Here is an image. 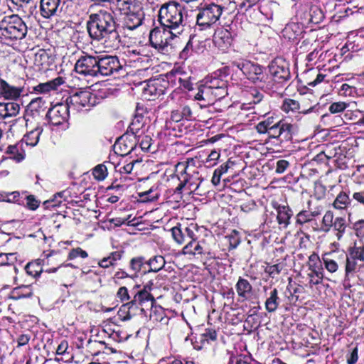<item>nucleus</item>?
Wrapping results in <instances>:
<instances>
[{
  "mask_svg": "<svg viewBox=\"0 0 364 364\" xmlns=\"http://www.w3.org/2000/svg\"><path fill=\"white\" fill-rule=\"evenodd\" d=\"M87 29L90 38L100 41L105 48H119L121 38L117 24L111 13L100 10L91 14L87 23Z\"/></svg>",
  "mask_w": 364,
  "mask_h": 364,
  "instance_id": "f257e3e1",
  "label": "nucleus"
},
{
  "mask_svg": "<svg viewBox=\"0 0 364 364\" xmlns=\"http://www.w3.org/2000/svg\"><path fill=\"white\" fill-rule=\"evenodd\" d=\"M159 21L162 27L173 31L178 36L184 31L182 7L175 1H169L161 6L159 12Z\"/></svg>",
  "mask_w": 364,
  "mask_h": 364,
  "instance_id": "f03ea898",
  "label": "nucleus"
},
{
  "mask_svg": "<svg viewBox=\"0 0 364 364\" xmlns=\"http://www.w3.org/2000/svg\"><path fill=\"white\" fill-rule=\"evenodd\" d=\"M27 33V26L18 15L4 16L0 21V36L7 39L21 40Z\"/></svg>",
  "mask_w": 364,
  "mask_h": 364,
  "instance_id": "7ed1b4c3",
  "label": "nucleus"
},
{
  "mask_svg": "<svg viewBox=\"0 0 364 364\" xmlns=\"http://www.w3.org/2000/svg\"><path fill=\"white\" fill-rule=\"evenodd\" d=\"M107 97V92H73L67 98L66 102L69 109L80 111L82 108L89 109Z\"/></svg>",
  "mask_w": 364,
  "mask_h": 364,
  "instance_id": "20e7f679",
  "label": "nucleus"
},
{
  "mask_svg": "<svg viewBox=\"0 0 364 364\" xmlns=\"http://www.w3.org/2000/svg\"><path fill=\"white\" fill-rule=\"evenodd\" d=\"M176 171L181 173L178 177L181 183L176 188L175 193H181L186 186L190 192H196L198 189L202 181L198 172L191 173L188 164L183 162L177 164Z\"/></svg>",
  "mask_w": 364,
  "mask_h": 364,
  "instance_id": "39448f33",
  "label": "nucleus"
},
{
  "mask_svg": "<svg viewBox=\"0 0 364 364\" xmlns=\"http://www.w3.org/2000/svg\"><path fill=\"white\" fill-rule=\"evenodd\" d=\"M223 9V6L214 3L205 4L197 14V23L199 26L210 27L220 19Z\"/></svg>",
  "mask_w": 364,
  "mask_h": 364,
  "instance_id": "423d86ee",
  "label": "nucleus"
},
{
  "mask_svg": "<svg viewBox=\"0 0 364 364\" xmlns=\"http://www.w3.org/2000/svg\"><path fill=\"white\" fill-rule=\"evenodd\" d=\"M173 31L166 27H156L149 34V41L152 47L161 52L168 51L170 46V40L176 37L172 34Z\"/></svg>",
  "mask_w": 364,
  "mask_h": 364,
  "instance_id": "0eeeda50",
  "label": "nucleus"
},
{
  "mask_svg": "<svg viewBox=\"0 0 364 364\" xmlns=\"http://www.w3.org/2000/svg\"><path fill=\"white\" fill-rule=\"evenodd\" d=\"M153 303L154 298L151 294L145 289L140 290L134 293L133 299L129 302L124 304L122 306L120 311H127V315L125 316V319H130L131 309H135L137 308L138 306H141V309L143 310V306H152Z\"/></svg>",
  "mask_w": 364,
  "mask_h": 364,
  "instance_id": "6e6552de",
  "label": "nucleus"
},
{
  "mask_svg": "<svg viewBox=\"0 0 364 364\" xmlns=\"http://www.w3.org/2000/svg\"><path fill=\"white\" fill-rule=\"evenodd\" d=\"M232 65L240 70L249 80L254 83H262L264 77L262 68L250 60L233 62Z\"/></svg>",
  "mask_w": 364,
  "mask_h": 364,
  "instance_id": "1a4fd4ad",
  "label": "nucleus"
},
{
  "mask_svg": "<svg viewBox=\"0 0 364 364\" xmlns=\"http://www.w3.org/2000/svg\"><path fill=\"white\" fill-rule=\"evenodd\" d=\"M97 75L109 76L122 70V66L117 56L106 55L98 56Z\"/></svg>",
  "mask_w": 364,
  "mask_h": 364,
  "instance_id": "9d476101",
  "label": "nucleus"
},
{
  "mask_svg": "<svg viewBox=\"0 0 364 364\" xmlns=\"http://www.w3.org/2000/svg\"><path fill=\"white\" fill-rule=\"evenodd\" d=\"M308 267L310 271L308 273L309 283L312 285L321 284L323 278V269L322 262L317 254L313 253L309 257Z\"/></svg>",
  "mask_w": 364,
  "mask_h": 364,
  "instance_id": "9b49d317",
  "label": "nucleus"
},
{
  "mask_svg": "<svg viewBox=\"0 0 364 364\" xmlns=\"http://www.w3.org/2000/svg\"><path fill=\"white\" fill-rule=\"evenodd\" d=\"M97 59L98 56H82L75 65V71L84 75L97 76Z\"/></svg>",
  "mask_w": 364,
  "mask_h": 364,
  "instance_id": "f8f14e48",
  "label": "nucleus"
},
{
  "mask_svg": "<svg viewBox=\"0 0 364 364\" xmlns=\"http://www.w3.org/2000/svg\"><path fill=\"white\" fill-rule=\"evenodd\" d=\"M269 72L273 77V80L280 83L287 80L290 77L289 68L285 62L282 60H273L268 66Z\"/></svg>",
  "mask_w": 364,
  "mask_h": 364,
  "instance_id": "ddd939ff",
  "label": "nucleus"
},
{
  "mask_svg": "<svg viewBox=\"0 0 364 364\" xmlns=\"http://www.w3.org/2000/svg\"><path fill=\"white\" fill-rule=\"evenodd\" d=\"M64 4L65 2H62L61 0H41V14L46 18L53 16H60L63 12Z\"/></svg>",
  "mask_w": 364,
  "mask_h": 364,
  "instance_id": "4468645a",
  "label": "nucleus"
},
{
  "mask_svg": "<svg viewBox=\"0 0 364 364\" xmlns=\"http://www.w3.org/2000/svg\"><path fill=\"white\" fill-rule=\"evenodd\" d=\"M115 146L119 149L121 155L129 154L136 146V136L127 132L117 140Z\"/></svg>",
  "mask_w": 364,
  "mask_h": 364,
  "instance_id": "2eb2a0df",
  "label": "nucleus"
},
{
  "mask_svg": "<svg viewBox=\"0 0 364 364\" xmlns=\"http://www.w3.org/2000/svg\"><path fill=\"white\" fill-rule=\"evenodd\" d=\"M124 14V25L127 29L132 31L141 25L144 14L140 6Z\"/></svg>",
  "mask_w": 364,
  "mask_h": 364,
  "instance_id": "dca6fc26",
  "label": "nucleus"
},
{
  "mask_svg": "<svg viewBox=\"0 0 364 364\" xmlns=\"http://www.w3.org/2000/svg\"><path fill=\"white\" fill-rule=\"evenodd\" d=\"M45 128H48L45 124H38L35 128L28 131L21 141H23V145L36 146L39 142L40 138L44 136Z\"/></svg>",
  "mask_w": 364,
  "mask_h": 364,
  "instance_id": "f3484780",
  "label": "nucleus"
},
{
  "mask_svg": "<svg viewBox=\"0 0 364 364\" xmlns=\"http://www.w3.org/2000/svg\"><path fill=\"white\" fill-rule=\"evenodd\" d=\"M311 200L307 203V209L301 210L296 215V223L299 225H304L306 223L313 220L314 218L319 215L321 213L322 208L321 206H316L314 208L311 207Z\"/></svg>",
  "mask_w": 364,
  "mask_h": 364,
  "instance_id": "a211bd4d",
  "label": "nucleus"
},
{
  "mask_svg": "<svg viewBox=\"0 0 364 364\" xmlns=\"http://www.w3.org/2000/svg\"><path fill=\"white\" fill-rule=\"evenodd\" d=\"M67 115V108L62 105L49 109L46 114L50 122L55 126L62 124L65 122Z\"/></svg>",
  "mask_w": 364,
  "mask_h": 364,
  "instance_id": "6ab92c4d",
  "label": "nucleus"
},
{
  "mask_svg": "<svg viewBox=\"0 0 364 364\" xmlns=\"http://www.w3.org/2000/svg\"><path fill=\"white\" fill-rule=\"evenodd\" d=\"M204 89L227 90L228 82L217 77L209 76L205 77L198 87V91H203Z\"/></svg>",
  "mask_w": 364,
  "mask_h": 364,
  "instance_id": "aec40b11",
  "label": "nucleus"
},
{
  "mask_svg": "<svg viewBox=\"0 0 364 364\" xmlns=\"http://www.w3.org/2000/svg\"><path fill=\"white\" fill-rule=\"evenodd\" d=\"M8 158L16 163H21L26 158L23 141H19L14 145H9L5 151Z\"/></svg>",
  "mask_w": 364,
  "mask_h": 364,
  "instance_id": "412c9836",
  "label": "nucleus"
},
{
  "mask_svg": "<svg viewBox=\"0 0 364 364\" xmlns=\"http://www.w3.org/2000/svg\"><path fill=\"white\" fill-rule=\"evenodd\" d=\"M235 289L237 294L242 301L249 300L253 295V287L248 280L241 277H239L236 284Z\"/></svg>",
  "mask_w": 364,
  "mask_h": 364,
  "instance_id": "4be33fe9",
  "label": "nucleus"
},
{
  "mask_svg": "<svg viewBox=\"0 0 364 364\" xmlns=\"http://www.w3.org/2000/svg\"><path fill=\"white\" fill-rule=\"evenodd\" d=\"M231 33L227 29H219L213 36V42L222 50L227 49L232 43Z\"/></svg>",
  "mask_w": 364,
  "mask_h": 364,
  "instance_id": "5701e85b",
  "label": "nucleus"
},
{
  "mask_svg": "<svg viewBox=\"0 0 364 364\" xmlns=\"http://www.w3.org/2000/svg\"><path fill=\"white\" fill-rule=\"evenodd\" d=\"M124 253V251L122 250L113 251L107 256L100 259L97 264L99 267L103 269H108L109 267H114L117 264V262L122 258Z\"/></svg>",
  "mask_w": 364,
  "mask_h": 364,
  "instance_id": "b1692460",
  "label": "nucleus"
},
{
  "mask_svg": "<svg viewBox=\"0 0 364 364\" xmlns=\"http://www.w3.org/2000/svg\"><path fill=\"white\" fill-rule=\"evenodd\" d=\"M276 209L277 212V219L278 223L284 228H287L290 224V220L293 215L292 210L288 205H279Z\"/></svg>",
  "mask_w": 364,
  "mask_h": 364,
  "instance_id": "393cba45",
  "label": "nucleus"
},
{
  "mask_svg": "<svg viewBox=\"0 0 364 364\" xmlns=\"http://www.w3.org/2000/svg\"><path fill=\"white\" fill-rule=\"evenodd\" d=\"M33 284L21 285L14 288L10 293L9 298L13 300L29 298L33 296Z\"/></svg>",
  "mask_w": 364,
  "mask_h": 364,
  "instance_id": "a878e982",
  "label": "nucleus"
},
{
  "mask_svg": "<svg viewBox=\"0 0 364 364\" xmlns=\"http://www.w3.org/2000/svg\"><path fill=\"white\" fill-rule=\"evenodd\" d=\"M139 103H137L136 109V113L128 128V132L135 135L136 136H137V134L143 128L145 124L144 117L142 113L139 112Z\"/></svg>",
  "mask_w": 364,
  "mask_h": 364,
  "instance_id": "bb28decb",
  "label": "nucleus"
},
{
  "mask_svg": "<svg viewBox=\"0 0 364 364\" xmlns=\"http://www.w3.org/2000/svg\"><path fill=\"white\" fill-rule=\"evenodd\" d=\"M20 110V105L15 102H0V116L2 118L16 116Z\"/></svg>",
  "mask_w": 364,
  "mask_h": 364,
  "instance_id": "cd10ccee",
  "label": "nucleus"
},
{
  "mask_svg": "<svg viewBox=\"0 0 364 364\" xmlns=\"http://www.w3.org/2000/svg\"><path fill=\"white\" fill-rule=\"evenodd\" d=\"M280 303V299L278 296V291L274 288L269 293L267 298L265 301V309L269 313L276 311Z\"/></svg>",
  "mask_w": 364,
  "mask_h": 364,
  "instance_id": "c85d7f7f",
  "label": "nucleus"
},
{
  "mask_svg": "<svg viewBox=\"0 0 364 364\" xmlns=\"http://www.w3.org/2000/svg\"><path fill=\"white\" fill-rule=\"evenodd\" d=\"M281 141H289L292 139L293 134L297 132L296 126L289 123L287 120H282Z\"/></svg>",
  "mask_w": 364,
  "mask_h": 364,
  "instance_id": "c756f323",
  "label": "nucleus"
},
{
  "mask_svg": "<svg viewBox=\"0 0 364 364\" xmlns=\"http://www.w3.org/2000/svg\"><path fill=\"white\" fill-rule=\"evenodd\" d=\"M64 83L63 78L62 77H58L57 78L48 81L45 83H40L37 86L33 87V91H51L57 89L58 86Z\"/></svg>",
  "mask_w": 364,
  "mask_h": 364,
  "instance_id": "7c9ffc66",
  "label": "nucleus"
},
{
  "mask_svg": "<svg viewBox=\"0 0 364 364\" xmlns=\"http://www.w3.org/2000/svg\"><path fill=\"white\" fill-rule=\"evenodd\" d=\"M116 6L122 14H125L135 10L139 5L137 0H116Z\"/></svg>",
  "mask_w": 364,
  "mask_h": 364,
  "instance_id": "2f4dec72",
  "label": "nucleus"
},
{
  "mask_svg": "<svg viewBox=\"0 0 364 364\" xmlns=\"http://www.w3.org/2000/svg\"><path fill=\"white\" fill-rule=\"evenodd\" d=\"M147 262H145L144 258L142 257H134L131 259L129 264V269L133 272V274L136 275L138 272L143 271L144 273L148 272L146 269Z\"/></svg>",
  "mask_w": 364,
  "mask_h": 364,
  "instance_id": "473e14b6",
  "label": "nucleus"
},
{
  "mask_svg": "<svg viewBox=\"0 0 364 364\" xmlns=\"http://www.w3.org/2000/svg\"><path fill=\"white\" fill-rule=\"evenodd\" d=\"M351 203V200L349 197V195L345 192H340L337 196L336 197L333 206L338 210H343L348 208Z\"/></svg>",
  "mask_w": 364,
  "mask_h": 364,
  "instance_id": "72a5a7b5",
  "label": "nucleus"
},
{
  "mask_svg": "<svg viewBox=\"0 0 364 364\" xmlns=\"http://www.w3.org/2000/svg\"><path fill=\"white\" fill-rule=\"evenodd\" d=\"M42 262L43 260L41 259H37L36 261L28 262L25 267L26 273L33 277L40 276L43 271Z\"/></svg>",
  "mask_w": 364,
  "mask_h": 364,
  "instance_id": "f704fd0d",
  "label": "nucleus"
},
{
  "mask_svg": "<svg viewBox=\"0 0 364 364\" xmlns=\"http://www.w3.org/2000/svg\"><path fill=\"white\" fill-rule=\"evenodd\" d=\"M203 247L200 245L199 242H198L197 240H191L183 248V253L184 255H201L203 254Z\"/></svg>",
  "mask_w": 364,
  "mask_h": 364,
  "instance_id": "c9c22d12",
  "label": "nucleus"
},
{
  "mask_svg": "<svg viewBox=\"0 0 364 364\" xmlns=\"http://www.w3.org/2000/svg\"><path fill=\"white\" fill-rule=\"evenodd\" d=\"M332 227L336 231V237L337 240H340L343 237L347 227L346 218L343 217L336 218Z\"/></svg>",
  "mask_w": 364,
  "mask_h": 364,
  "instance_id": "e433bc0d",
  "label": "nucleus"
},
{
  "mask_svg": "<svg viewBox=\"0 0 364 364\" xmlns=\"http://www.w3.org/2000/svg\"><path fill=\"white\" fill-rule=\"evenodd\" d=\"M165 259L164 257L161 255L155 256L153 258L150 259L147 262V266L149 267L148 269V272H157L161 270L165 265Z\"/></svg>",
  "mask_w": 364,
  "mask_h": 364,
  "instance_id": "4c0bfd02",
  "label": "nucleus"
},
{
  "mask_svg": "<svg viewBox=\"0 0 364 364\" xmlns=\"http://www.w3.org/2000/svg\"><path fill=\"white\" fill-rule=\"evenodd\" d=\"M46 102L43 97H36L30 102L26 112H28V111H31L38 112L41 109L46 108Z\"/></svg>",
  "mask_w": 364,
  "mask_h": 364,
  "instance_id": "58836bf2",
  "label": "nucleus"
},
{
  "mask_svg": "<svg viewBox=\"0 0 364 364\" xmlns=\"http://www.w3.org/2000/svg\"><path fill=\"white\" fill-rule=\"evenodd\" d=\"M173 240L178 245H182L186 241L185 232L181 225L175 226L170 230Z\"/></svg>",
  "mask_w": 364,
  "mask_h": 364,
  "instance_id": "ea45409f",
  "label": "nucleus"
},
{
  "mask_svg": "<svg viewBox=\"0 0 364 364\" xmlns=\"http://www.w3.org/2000/svg\"><path fill=\"white\" fill-rule=\"evenodd\" d=\"M321 262L322 265L323 264L326 270L330 273H334L338 270V265L337 262L334 259L330 258L329 254L323 255Z\"/></svg>",
  "mask_w": 364,
  "mask_h": 364,
  "instance_id": "a19ab883",
  "label": "nucleus"
},
{
  "mask_svg": "<svg viewBox=\"0 0 364 364\" xmlns=\"http://www.w3.org/2000/svg\"><path fill=\"white\" fill-rule=\"evenodd\" d=\"M333 213L328 210L326 212L322 219L321 230L324 232H328L333 224Z\"/></svg>",
  "mask_w": 364,
  "mask_h": 364,
  "instance_id": "79ce46f5",
  "label": "nucleus"
},
{
  "mask_svg": "<svg viewBox=\"0 0 364 364\" xmlns=\"http://www.w3.org/2000/svg\"><path fill=\"white\" fill-rule=\"evenodd\" d=\"M209 94L210 92H197L195 95L194 98L196 100L203 102L200 104L201 107H205L214 104L215 100L213 98H209Z\"/></svg>",
  "mask_w": 364,
  "mask_h": 364,
  "instance_id": "37998d69",
  "label": "nucleus"
},
{
  "mask_svg": "<svg viewBox=\"0 0 364 364\" xmlns=\"http://www.w3.org/2000/svg\"><path fill=\"white\" fill-rule=\"evenodd\" d=\"M17 260L16 253H1L0 266L13 265Z\"/></svg>",
  "mask_w": 364,
  "mask_h": 364,
  "instance_id": "c03bdc74",
  "label": "nucleus"
},
{
  "mask_svg": "<svg viewBox=\"0 0 364 364\" xmlns=\"http://www.w3.org/2000/svg\"><path fill=\"white\" fill-rule=\"evenodd\" d=\"M356 259L348 255H346V274L348 275L350 273L355 272L358 264L356 262Z\"/></svg>",
  "mask_w": 364,
  "mask_h": 364,
  "instance_id": "a18cd8bd",
  "label": "nucleus"
},
{
  "mask_svg": "<svg viewBox=\"0 0 364 364\" xmlns=\"http://www.w3.org/2000/svg\"><path fill=\"white\" fill-rule=\"evenodd\" d=\"M93 176L98 181L104 180L107 176V167L105 165H97L93 170Z\"/></svg>",
  "mask_w": 364,
  "mask_h": 364,
  "instance_id": "49530a36",
  "label": "nucleus"
},
{
  "mask_svg": "<svg viewBox=\"0 0 364 364\" xmlns=\"http://www.w3.org/2000/svg\"><path fill=\"white\" fill-rule=\"evenodd\" d=\"M349 253L357 260L364 262V246L350 247Z\"/></svg>",
  "mask_w": 364,
  "mask_h": 364,
  "instance_id": "de8ad7c7",
  "label": "nucleus"
},
{
  "mask_svg": "<svg viewBox=\"0 0 364 364\" xmlns=\"http://www.w3.org/2000/svg\"><path fill=\"white\" fill-rule=\"evenodd\" d=\"M185 232V237H188L191 240H197L196 232H198L197 225L194 223H191L183 229Z\"/></svg>",
  "mask_w": 364,
  "mask_h": 364,
  "instance_id": "09e8293b",
  "label": "nucleus"
},
{
  "mask_svg": "<svg viewBox=\"0 0 364 364\" xmlns=\"http://www.w3.org/2000/svg\"><path fill=\"white\" fill-rule=\"evenodd\" d=\"M117 297L124 304L131 301V296L129 295V291L126 287H121L119 288L117 292Z\"/></svg>",
  "mask_w": 364,
  "mask_h": 364,
  "instance_id": "8fccbe9b",
  "label": "nucleus"
},
{
  "mask_svg": "<svg viewBox=\"0 0 364 364\" xmlns=\"http://www.w3.org/2000/svg\"><path fill=\"white\" fill-rule=\"evenodd\" d=\"M252 358L250 355H240L231 357L228 364H251Z\"/></svg>",
  "mask_w": 364,
  "mask_h": 364,
  "instance_id": "3c124183",
  "label": "nucleus"
},
{
  "mask_svg": "<svg viewBox=\"0 0 364 364\" xmlns=\"http://www.w3.org/2000/svg\"><path fill=\"white\" fill-rule=\"evenodd\" d=\"M281 125L282 120L279 121L276 124H273L272 127L269 128L268 136L270 138L279 139L281 136Z\"/></svg>",
  "mask_w": 364,
  "mask_h": 364,
  "instance_id": "603ef678",
  "label": "nucleus"
},
{
  "mask_svg": "<svg viewBox=\"0 0 364 364\" xmlns=\"http://www.w3.org/2000/svg\"><path fill=\"white\" fill-rule=\"evenodd\" d=\"M78 257L85 259L88 257V254L86 251L83 250L80 247H77L70 250V252L68 254V259L72 260Z\"/></svg>",
  "mask_w": 364,
  "mask_h": 364,
  "instance_id": "864d4df0",
  "label": "nucleus"
},
{
  "mask_svg": "<svg viewBox=\"0 0 364 364\" xmlns=\"http://www.w3.org/2000/svg\"><path fill=\"white\" fill-rule=\"evenodd\" d=\"M35 62L38 65H41L43 67V68H44L45 65L46 66L48 65V64H49L48 54L45 51H42L41 53L36 54V57H35Z\"/></svg>",
  "mask_w": 364,
  "mask_h": 364,
  "instance_id": "5fc2aeb1",
  "label": "nucleus"
},
{
  "mask_svg": "<svg viewBox=\"0 0 364 364\" xmlns=\"http://www.w3.org/2000/svg\"><path fill=\"white\" fill-rule=\"evenodd\" d=\"M299 104L298 102L294 100H285L283 105L282 109L284 112H288L289 111H296L299 109Z\"/></svg>",
  "mask_w": 364,
  "mask_h": 364,
  "instance_id": "6e6d98bb",
  "label": "nucleus"
},
{
  "mask_svg": "<svg viewBox=\"0 0 364 364\" xmlns=\"http://www.w3.org/2000/svg\"><path fill=\"white\" fill-rule=\"evenodd\" d=\"M348 106V104L343 102H333L328 108L331 114L339 113L344 111Z\"/></svg>",
  "mask_w": 364,
  "mask_h": 364,
  "instance_id": "4d7b16f0",
  "label": "nucleus"
},
{
  "mask_svg": "<svg viewBox=\"0 0 364 364\" xmlns=\"http://www.w3.org/2000/svg\"><path fill=\"white\" fill-rule=\"evenodd\" d=\"M151 138L149 136H143L141 139H136V143L139 144L141 150L147 151L149 150L151 145Z\"/></svg>",
  "mask_w": 364,
  "mask_h": 364,
  "instance_id": "13d9d810",
  "label": "nucleus"
},
{
  "mask_svg": "<svg viewBox=\"0 0 364 364\" xmlns=\"http://www.w3.org/2000/svg\"><path fill=\"white\" fill-rule=\"evenodd\" d=\"M25 198L26 199V206L28 208H29L30 210H35L38 208V206L40 205V201L38 200L34 197V196H33V195L26 196Z\"/></svg>",
  "mask_w": 364,
  "mask_h": 364,
  "instance_id": "bf43d9fd",
  "label": "nucleus"
},
{
  "mask_svg": "<svg viewBox=\"0 0 364 364\" xmlns=\"http://www.w3.org/2000/svg\"><path fill=\"white\" fill-rule=\"evenodd\" d=\"M139 197L142 201H153L158 198V194H153V188H150L147 191L141 192L139 194Z\"/></svg>",
  "mask_w": 364,
  "mask_h": 364,
  "instance_id": "052dcab7",
  "label": "nucleus"
},
{
  "mask_svg": "<svg viewBox=\"0 0 364 364\" xmlns=\"http://www.w3.org/2000/svg\"><path fill=\"white\" fill-rule=\"evenodd\" d=\"M354 229L358 237H364V220L356 222L354 224Z\"/></svg>",
  "mask_w": 364,
  "mask_h": 364,
  "instance_id": "680f3d73",
  "label": "nucleus"
},
{
  "mask_svg": "<svg viewBox=\"0 0 364 364\" xmlns=\"http://www.w3.org/2000/svg\"><path fill=\"white\" fill-rule=\"evenodd\" d=\"M289 166V161L284 159L279 160L277 162V166H276V172L277 173H284L288 166Z\"/></svg>",
  "mask_w": 364,
  "mask_h": 364,
  "instance_id": "e2e57ef3",
  "label": "nucleus"
},
{
  "mask_svg": "<svg viewBox=\"0 0 364 364\" xmlns=\"http://www.w3.org/2000/svg\"><path fill=\"white\" fill-rule=\"evenodd\" d=\"M5 200L9 203H20V193L18 191H14L6 194Z\"/></svg>",
  "mask_w": 364,
  "mask_h": 364,
  "instance_id": "0e129e2a",
  "label": "nucleus"
},
{
  "mask_svg": "<svg viewBox=\"0 0 364 364\" xmlns=\"http://www.w3.org/2000/svg\"><path fill=\"white\" fill-rule=\"evenodd\" d=\"M203 337L204 338V339L207 341H215L216 338H217V333L215 330H212V329H208V330H206V331L203 333Z\"/></svg>",
  "mask_w": 364,
  "mask_h": 364,
  "instance_id": "69168bd1",
  "label": "nucleus"
},
{
  "mask_svg": "<svg viewBox=\"0 0 364 364\" xmlns=\"http://www.w3.org/2000/svg\"><path fill=\"white\" fill-rule=\"evenodd\" d=\"M358 348L355 347L353 349L350 355L347 358V363L348 364H355L358 361Z\"/></svg>",
  "mask_w": 364,
  "mask_h": 364,
  "instance_id": "338daca9",
  "label": "nucleus"
},
{
  "mask_svg": "<svg viewBox=\"0 0 364 364\" xmlns=\"http://www.w3.org/2000/svg\"><path fill=\"white\" fill-rule=\"evenodd\" d=\"M353 199L364 205V191L354 192L352 195Z\"/></svg>",
  "mask_w": 364,
  "mask_h": 364,
  "instance_id": "774afa93",
  "label": "nucleus"
}]
</instances>
